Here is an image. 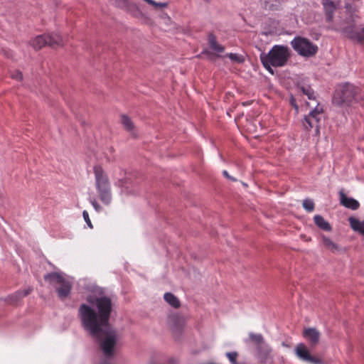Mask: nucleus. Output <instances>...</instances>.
Masks as SVG:
<instances>
[{
	"instance_id": "nucleus-16",
	"label": "nucleus",
	"mask_w": 364,
	"mask_h": 364,
	"mask_svg": "<svg viewBox=\"0 0 364 364\" xmlns=\"http://www.w3.org/2000/svg\"><path fill=\"white\" fill-rule=\"evenodd\" d=\"M303 336L312 346H314L319 341L320 333L314 328H308L304 329Z\"/></svg>"
},
{
	"instance_id": "nucleus-19",
	"label": "nucleus",
	"mask_w": 364,
	"mask_h": 364,
	"mask_svg": "<svg viewBox=\"0 0 364 364\" xmlns=\"http://www.w3.org/2000/svg\"><path fill=\"white\" fill-rule=\"evenodd\" d=\"M208 43L210 48L214 50L215 53H223L225 50V48L218 44L216 41V37L213 33H210L208 35Z\"/></svg>"
},
{
	"instance_id": "nucleus-38",
	"label": "nucleus",
	"mask_w": 364,
	"mask_h": 364,
	"mask_svg": "<svg viewBox=\"0 0 364 364\" xmlns=\"http://www.w3.org/2000/svg\"><path fill=\"white\" fill-rule=\"evenodd\" d=\"M205 1L208 2L210 0H205Z\"/></svg>"
},
{
	"instance_id": "nucleus-7",
	"label": "nucleus",
	"mask_w": 364,
	"mask_h": 364,
	"mask_svg": "<svg viewBox=\"0 0 364 364\" xmlns=\"http://www.w3.org/2000/svg\"><path fill=\"white\" fill-rule=\"evenodd\" d=\"M289 57V52L287 47L282 46H274L268 54L262 53L260 59L264 60L267 65L271 63L272 66L284 65Z\"/></svg>"
},
{
	"instance_id": "nucleus-14",
	"label": "nucleus",
	"mask_w": 364,
	"mask_h": 364,
	"mask_svg": "<svg viewBox=\"0 0 364 364\" xmlns=\"http://www.w3.org/2000/svg\"><path fill=\"white\" fill-rule=\"evenodd\" d=\"M340 195V203L344 207L355 210L359 208L360 203L358 200L353 198L348 197L343 191L339 192Z\"/></svg>"
},
{
	"instance_id": "nucleus-20",
	"label": "nucleus",
	"mask_w": 364,
	"mask_h": 364,
	"mask_svg": "<svg viewBox=\"0 0 364 364\" xmlns=\"http://www.w3.org/2000/svg\"><path fill=\"white\" fill-rule=\"evenodd\" d=\"M164 299L171 306L177 309L181 306L179 299L172 293L167 292L164 295Z\"/></svg>"
},
{
	"instance_id": "nucleus-25",
	"label": "nucleus",
	"mask_w": 364,
	"mask_h": 364,
	"mask_svg": "<svg viewBox=\"0 0 364 364\" xmlns=\"http://www.w3.org/2000/svg\"><path fill=\"white\" fill-rule=\"evenodd\" d=\"M144 1L154 7L166 8L168 6L167 2L157 3L154 0H144Z\"/></svg>"
},
{
	"instance_id": "nucleus-33",
	"label": "nucleus",
	"mask_w": 364,
	"mask_h": 364,
	"mask_svg": "<svg viewBox=\"0 0 364 364\" xmlns=\"http://www.w3.org/2000/svg\"><path fill=\"white\" fill-rule=\"evenodd\" d=\"M161 18H163L164 20H166V23L171 21V18L166 14H163L161 16Z\"/></svg>"
},
{
	"instance_id": "nucleus-9",
	"label": "nucleus",
	"mask_w": 364,
	"mask_h": 364,
	"mask_svg": "<svg viewBox=\"0 0 364 364\" xmlns=\"http://www.w3.org/2000/svg\"><path fill=\"white\" fill-rule=\"evenodd\" d=\"M318 46L306 38L297 36V53L304 57L310 58L315 55Z\"/></svg>"
},
{
	"instance_id": "nucleus-28",
	"label": "nucleus",
	"mask_w": 364,
	"mask_h": 364,
	"mask_svg": "<svg viewBox=\"0 0 364 364\" xmlns=\"http://www.w3.org/2000/svg\"><path fill=\"white\" fill-rule=\"evenodd\" d=\"M82 216L84 218L85 221L87 224L88 227L90 228H92V223H91L90 219L89 218L88 213L86 210H84L82 212Z\"/></svg>"
},
{
	"instance_id": "nucleus-1",
	"label": "nucleus",
	"mask_w": 364,
	"mask_h": 364,
	"mask_svg": "<svg viewBox=\"0 0 364 364\" xmlns=\"http://www.w3.org/2000/svg\"><path fill=\"white\" fill-rule=\"evenodd\" d=\"M87 301L95 306L96 311L90 305L82 304L78 309V316L82 326L90 334L100 341V348L106 358L114 356L117 335L109 323L112 311V302L107 296L93 297L89 296Z\"/></svg>"
},
{
	"instance_id": "nucleus-11",
	"label": "nucleus",
	"mask_w": 364,
	"mask_h": 364,
	"mask_svg": "<svg viewBox=\"0 0 364 364\" xmlns=\"http://www.w3.org/2000/svg\"><path fill=\"white\" fill-rule=\"evenodd\" d=\"M356 20L357 18H355L344 35L351 40L363 43H364V27L361 28H358Z\"/></svg>"
},
{
	"instance_id": "nucleus-3",
	"label": "nucleus",
	"mask_w": 364,
	"mask_h": 364,
	"mask_svg": "<svg viewBox=\"0 0 364 364\" xmlns=\"http://www.w3.org/2000/svg\"><path fill=\"white\" fill-rule=\"evenodd\" d=\"M363 100L360 90L350 83L341 86L333 97L332 102L337 106H350Z\"/></svg>"
},
{
	"instance_id": "nucleus-4",
	"label": "nucleus",
	"mask_w": 364,
	"mask_h": 364,
	"mask_svg": "<svg viewBox=\"0 0 364 364\" xmlns=\"http://www.w3.org/2000/svg\"><path fill=\"white\" fill-rule=\"evenodd\" d=\"M44 280L55 289L60 299H65L69 296L72 289V283L64 274L59 272L48 273L44 275Z\"/></svg>"
},
{
	"instance_id": "nucleus-26",
	"label": "nucleus",
	"mask_w": 364,
	"mask_h": 364,
	"mask_svg": "<svg viewBox=\"0 0 364 364\" xmlns=\"http://www.w3.org/2000/svg\"><path fill=\"white\" fill-rule=\"evenodd\" d=\"M113 4L119 8L123 9L127 6V0H111Z\"/></svg>"
},
{
	"instance_id": "nucleus-27",
	"label": "nucleus",
	"mask_w": 364,
	"mask_h": 364,
	"mask_svg": "<svg viewBox=\"0 0 364 364\" xmlns=\"http://www.w3.org/2000/svg\"><path fill=\"white\" fill-rule=\"evenodd\" d=\"M232 60L236 61V62H242L243 59L242 57L239 56L237 54L235 53H230L227 55Z\"/></svg>"
},
{
	"instance_id": "nucleus-23",
	"label": "nucleus",
	"mask_w": 364,
	"mask_h": 364,
	"mask_svg": "<svg viewBox=\"0 0 364 364\" xmlns=\"http://www.w3.org/2000/svg\"><path fill=\"white\" fill-rule=\"evenodd\" d=\"M323 242L325 248H327V249H337L338 248L337 245L328 237H323Z\"/></svg>"
},
{
	"instance_id": "nucleus-36",
	"label": "nucleus",
	"mask_w": 364,
	"mask_h": 364,
	"mask_svg": "<svg viewBox=\"0 0 364 364\" xmlns=\"http://www.w3.org/2000/svg\"><path fill=\"white\" fill-rule=\"evenodd\" d=\"M266 7H268V9H272V5H270V6L266 5Z\"/></svg>"
},
{
	"instance_id": "nucleus-37",
	"label": "nucleus",
	"mask_w": 364,
	"mask_h": 364,
	"mask_svg": "<svg viewBox=\"0 0 364 364\" xmlns=\"http://www.w3.org/2000/svg\"><path fill=\"white\" fill-rule=\"evenodd\" d=\"M102 364H107V363L105 362V363H102Z\"/></svg>"
},
{
	"instance_id": "nucleus-31",
	"label": "nucleus",
	"mask_w": 364,
	"mask_h": 364,
	"mask_svg": "<svg viewBox=\"0 0 364 364\" xmlns=\"http://www.w3.org/2000/svg\"><path fill=\"white\" fill-rule=\"evenodd\" d=\"M223 175L228 179L232 181H236L237 179L231 176H230V174L228 173V172L227 171H223Z\"/></svg>"
},
{
	"instance_id": "nucleus-22",
	"label": "nucleus",
	"mask_w": 364,
	"mask_h": 364,
	"mask_svg": "<svg viewBox=\"0 0 364 364\" xmlns=\"http://www.w3.org/2000/svg\"><path fill=\"white\" fill-rule=\"evenodd\" d=\"M302 205L304 208L308 212H311L314 209V203L311 199H305Z\"/></svg>"
},
{
	"instance_id": "nucleus-21",
	"label": "nucleus",
	"mask_w": 364,
	"mask_h": 364,
	"mask_svg": "<svg viewBox=\"0 0 364 364\" xmlns=\"http://www.w3.org/2000/svg\"><path fill=\"white\" fill-rule=\"evenodd\" d=\"M315 224L321 229L326 231H331V225L324 220V218L319 215H316L314 218Z\"/></svg>"
},
{
	"instance_id": "nucleus-12",
	"label": "nucleus",
	"mask_w": 364,
	"mask_h": 364,
	"mask_svg": "<svg viewBox=\"0 0 364 364\" xmlns=\"http://www.w3.org/2000/svg\"><path fill=\"white\" fill-rule=\"evenodd\" d=\"M301 94L306 95L308 100H310V102H306L307 106L311 107L318 106L314 91L309 85H301L297 82V95H300Z\"/></svg>"
},
{
	"instance_id": "nucleus-18",
	"label": "nucleus",
	"mask_w": 364,
	"mask_h": 364,
	"mask_svg": "<svg viewBox=\"0 0 364 364\" xmlns=\"http://www.w3.org/2000/svg\"><path fill=\"white\" fill-rule=\"evenodd\" d=\"M350 225L351 228L362 235H364V222H360L354 217H350L348 218Z\"/></svg>"
},
{
	"instance_id": "nucleus-5",
	"label": "nucleus",
	"mask_w": 364,
	"mask_h": 364,
	"mask_svg": "<svg viewBox=\"0 0 364 364\" xmlns=\"http://www.w3.org/2000/svg\"><path fill=\"white\" fill-rule=\"evenodd\" d=\"M250 340L255 346L254 354L257 359L262 363H270L272 360V349L266 343L261 333H249Z\"/></svg>"
},
{
	"instance_id": "nucleus-13",
	"label": "nucleus",
	"mask_w": 364,
	"mask_h": 364,
	"mask_svg": "<svg viewBox=\"0 0 364 364\" xmlns=\"http://www.w3.org/2000/svg\"><path fill=\"white\" fill-rule=\"evenodd\" d=\"M297 356L303 361L311 364H321L322 360L311 355L304 344L297 345Z\"/></svg>"
},
{
	"instance_id": "nucleus-34",
	"label": "nucleus",
	"mask_w": 364,
	"mask_h": 364,
	"mask_svg": "<svg viewBox=\"0 0 364 364\" xmlns=\"http://www.w3.org/2000/svg\"><path fill=\"white\" fill-rule=\"evenodd\" d=\"M290 103L294 107H296V102L293 95H291Z\"/></svg>"
},
{
	"instance_id": "nucleus-29",
	"label": "nucleus",
	"mask_w": 364,
	"mask_h": 364,
	"mask_svg": "<svg viewBox=\"0 0 364 364\" xmlns=\"http://www.w3.org/2000/svg\"><path fill=\"white\" fill-rule=\"evenodd\" d=\"M264 67L271 73V74H274V71H273V69L271 68V66H272V63H268L267 62V65L265 63L264 60H261Z\"/></svg>"
},
{
	"instance_id": "nucleus-32",
	"label": "nucleus",
	"mask_w": 364,
	"mask_h": 364,
	"mask_svg": "<svg viewBox=\"0 0 364 364\" xmlns=\"http://www.w3.org/2000/svg\"><path fill=\"white\" fill-rule=\"evenodd\" d=\"M128 178L120 179L118 181V185L121 187H124V185L128 182Z\"/></svg>"
},
{
	"instance_id": "nucleus-24",
	"label": "nucleus",
	"mask_w": 364,
	"mask_h": 364,
	"mask_svg": "<svg viewBox=\"0 0 364 364\" xmlns=\"http://www.w3.org/2000/svg\"><path fill=\"white\" fill-rule=\"evenodd\" d=\"M10 75L11 78L20 82L23 79V73L18 70L10 71Z\"/></svg>"
},
{
	"instance_id": "nucleus-17",
	"label": "nucleus",
	"mask_w": 364,
	"mask_h": 364,
	"mask_svg": "<svg viewBox=\"0 0 364 364\" xmlns=\"http://www.w3.org/2000/svg\"><path fill=\"white\" fill-rule=\"evenodd\" d=\"M121 123L123 125L124 128L127 132H129L133 137H134V138L137 137V135L134 132V129H135L134 124L130 117H129L126 114H122L121 116Z\"/></svg>"
},
{
	"instance_id": "nucleus-35",
	"label": "nucleus",
	"mask_w": 364,
	"mask_h": 364,
	"mask_svg": "<svg viewBox=\"0 0 364 364\" xmlns=\"http://www.w3.org/2000/svg\"><path fill=\"white\" fill-rule=\"evenodd\" d=\"M291 46L292 48L296 50V38H294L292 41H291Z\"/></svg>"
},
{
	"instance_id": "nucleus-15",
	"label": "nucleus",
	"mask_w": 364,
	"mask_h": 364,
	"mask_svg": "<svg viewBox=\"0 0 364 364\" xmlns=\"http://www.w3.org/2000/svg\"><path fill=\"white\" fill-rule=\"evenodd\" d=\"M32 291L33 288L31 287H28L23 290L17 291L9 295L6 298V301L10 304H15L22 299V298L28 295Z\"/></svg>"
},
{
	"instance_id": "nucleus-8",
	"label": "nucleus",
	"mask_w": 364,
	"mask_h": 364,
	"mask_svg": "<svg viewBox=\"0 0 364 364\" xmlns=\"http://www.w3.org/2000/svg\"><path fill=\"white\" fill-rule=\"evenodd\" d=\"M29 44L33 49L38 50L46 46L51 48L63 46V42L60 35L52 33L37 36L29 41Z\"/></svg>"
},
{
	"instance_id": "nucleus-2",
	"label": "nucleus",
	"mask_w": 364,
	"mask_h": 364,
	"mask_svg": "<svg viewBox=\"0 0 364 364\" xmlns=\"http://www.w3.org/2000/svg\"><path fill=\"white\" fill-rule=\"evenodd\" d=\"M321 4L325 21L328 23V29L345 34L355 18H358L349 4L346 5V10L341 9L339 1L321 0Z\"/></svg>"
},
{
	"instance_id": "nucleus-30",
	"label": "nucleus",
	"mask_w": 364,
	"mask_h": 364,
	"mask_svg": "<svg viewBox=\"0 0 364 364\" xmlns=\"http://www.w3.org/2000/svg\"><path fill=\"white\" fill-rule=\"evenodd\" d=\"M91 203L93 205L96 211L99 212L101 210L100 205L98 204L95 199L91 200Z\"/></svg>"
},
{
	"instance_id": "nucleus-10",
	"label": "nucleus",
	"mask_w": 364,
	"mask_h": 364,
	"mask_svg": "<svg viewBox=\"0 0 364 364\" xmlns=\"http://www.w3.org/2000/svg\"><path fill=\"white\" fill-rule=\"evenodd\" d=\"M314 108L310 112L308 116L304 117L303 125L306 129H310L313 127L318 129V123L320 120L318 116L323 112V109L318 106H314Z\"/></svg>"
},
{
	"instance_id": "nucleus-6",
	"label": "nucleus",
	"mask_w": 364,
	"mask_h": 364,
	"mask_svg": "<svg viewBox=\"0 0 364 364\" xmlns=\"http://www.w3.org/2000/svg\"><path fill=\"white\" fill-rule=\"evenodd\" d=\"M94 173L96 180V187L99 193L100 199L105 204H109L112 200V194L109 179L105 173L102 168L100 166L94 167Z\"/></svg>"
}]
</instances>
